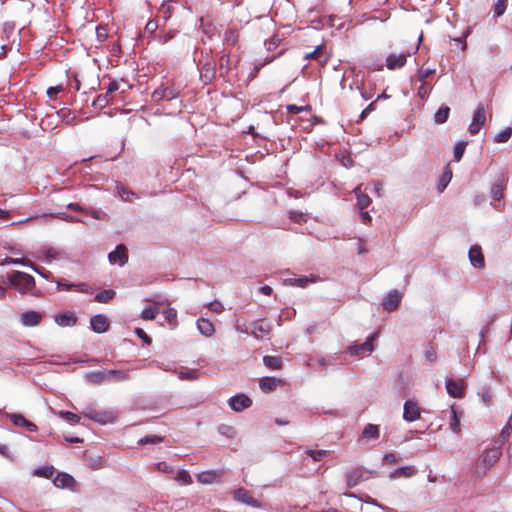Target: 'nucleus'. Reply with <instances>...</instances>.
<instances>
[{
    "label": "nucleus",
    "mask_w": 512,
    "mask_h": 512,
    "mask_svg": "<svg viewBox=\"0 0 512 512\" xmlns=\"http://www.w3.org/2000/svg\"><path fill=\"white\" fill-rule=\"evenodd\" d=\"M87 382L101 385L105 382H124L130 379L129 370H96L85 374Z\"/></svg>",
    "instance_id": "nucleus-1"
},
{
    "label": "nucleus",
    "mask_w": 512,
    "mask_h": 512,
    "mask_svg": "<svg viewBox=\"0 0 512 512\" xmlns=\"http://www.w3.org/2000/svg\"><path fill=\"white\" fill-rule=\"evenodd\" d=\"M8 285L21 294L36 295V283L32 275L22 271H12L7 277Z\"/></svg>",
    "instance_id": "nucleus-2"
},
{
    "label": "nucleus",
    "mask_w": 512,
    "mask_h": 512,
    "mask_svg": "<svg viewBox=\"0 0 512 512\" xmlns=\"http://www.w3.org/2000/svg\"><path fill=\"white\" fill-rule=\"evenodd\" d=\"M501 448L492 447L487 449L476 463L475 473L478 477H483L487 471L499 460Z\"/></svg>",
    "instance_id": "nucleus-3"
},
{
    "label": "nucleus",
    "mask_w": 512,
    "mask_h": 512,
    "mask_svg": "<svg viewBox=\"0 0 512 512\" xmlns=\"http://www.w3.org/2000/svg\"><path fill=\"white\" fill-rule=\"evenodd\" d=\"M34 256L45 263H51L57 260H66L69 258L65 249L47 245L38 248Z\"/></svg>",
    "instance_id": "nucleus-4"
},
{
    "label": "nucleus",
    "mask_w": 512,
    "mask_h": 512,
    "mask_svg": "<svg viewBox=\"0 0 512 512\" xmlns=\"http://www.w3.org/2000/svg\"><path fill=\"white\" fill-rule=\"evenodd\" d=\"M422 35L419 36V39H418V45L415 47L414 51H413V54L416 53L419 49V46H420V43L422 41ZM412 54V52L410 51H407V52H402V53H399V54H396V53H391L389 54L387 57H386V67L389 69V70H397V69H401L402 67L405 66L406 62H407V58Z\"/></svg>",
    "instance_id": "nucleus-5"
},
{
    "label": "nucleus",
    "mask_w": 512,
    "mask_h": 512,
    "mask_svg": "<svg viewBox=\"0 0 512 512\" xmlns=\"http://www.w3.org/2000/svg\"><path fill=\"white\" fill-rule=\"evenodd\" d=\"M82 414L84 417L101 425L111 423L115 420V414L112 411H98L92 406H86L82 411Z\"/></svg>",
    "instance_id": "nucleus-6"
},
{
    "label": "nucleus",
    "mask_w": 512,
    "mask_h": 512,
    "mask_svg": "<svg viewBox=\"0 0 512 512\" xmlns=\"http://www.w3.org/2000/svg\"><path fill=\"white\" fill-rule=\"evenodd\" d=\"M485 121H486L485 105L483 103H479L474 112L472 121L469 125V128H468L469 132L472 135L477 134L480 131V129L482 128V126H484Z\"/></svg>",
    "instance_id": "nucleus-7"
},
{
    "label": "nucleus",
    "mask_w": 512,
    "mask_h": 512,
    "mask_svg": "<svg viewBox=\"0 0 512 512\" xmlns=\"http://www.w3.org/2000/svg\"><path fill=\"white\" fill-rule=\"evenodd\" d=\"M250 334L256 338L261 339L264 336H268L272 330V324L267 322L265 319H258L250 324Z\"/></svg>",
    "instance_id": "nucleus-8"
},
{
    "label": "nucleus",
    "mask_w": 512,
    "mask_h": 512,
    "mask_svg": "<svg viewBox=\"0 0 512 512\" xmlns=\"http://www.w3.org/2000/svg\"><path fill=\"white\" fill-rule=\"evenodd\" d=\"M420 408L413 400H406L403 406V419L413 422L420 418Z\"/></svg>",
    "instance_id": "nucleus-9"
},
{
    "label": "nucleus",
    "mask_w": 512,
    "mask_h": 512,
    "mask_svg": "<svg viewBox=\"0 0 512 512\" xmlns=\"http://www.w3.org/2000/svg\"><path fill=\"white\" fill-rule=\"evenodd\" d=\"M465 383L462 379H446V390L447 393L455 398H461L464 394Z\"/></svg>",
    "instance_id": "nucleus-10"
},
{
    "label": "nucleus",
    "mask_w": 512,
    "mask_h": 512,
    "mask_svg": "<svg viewBox=\"0 0 512 512\" xmlns=\"http://www.w3.org/2000/svg\"><path fill=\"white\" fill-rule=\"evenodd\" d=\"M375 339V335L369 336L364 343L354 344L349 347V353L351 355L364 356L365 354H370L373 351V340Z\"/></svg>",
    "instance_id": "nucleus-11"
},
{
    "label": "nucleus",
    "mask_w": 512,
    "mask_h": 512,
    "mask_svg": "<svg viewBox=\"0 0 512 512\" xmlns=\"http://www.w3.org/2000/svg\"><path fill=\"white\" fill-rule=\"evenodd\" d=\"M229 405L232 410L241 412L252 405V400L244 394H238L229 399Z\"/></svg>",
    "instance_id": "nucleus-12"
},
{
    "label": "nucleus",
    "mask_w": 512,
    "mask_h": 512,
    "mask_svg": "<svg viewBox=\"0 0 512 512\" xmlns=\"http://www.w3.org/2000/svg\"><path fill=\"white\" fill-rule=\"evenodd\" d=\"M468 257H469L471 265L474 268L483 269L485 267V259L482 254V250H481L480 246H478V245L471 246V248L469 249V252H468Z\"/></svg>",
    "instance_id": "nucleus-13"
},
{
    "label": "nucleus",
    "mask_w": 512,
    "mask_h": 512,
    "mask_svg": "<svg viewBox=\"0 0 512 512\" xmlns=\"http://www.w3.org/2000/svg\"><path fill=\"white\" fill-rule=\"evenodd\" d=\"M108 259L111 264L118 263L120 266L125 265L128 261L125 245L119 244L114 251L109 253Z\"/></svg>",
    "instance_id": "nucleus-14"
},
{
    "label": "nucleus",
    "mask_w": 512,
    "mask_h": 512,
    "mask_svg": "<svg viewBox=\"0 0 512 512\" xmlns=\"http://www.w3.org/2000/svg\"><path fill=\"white\" fill-rule=\"evenodd\" d=\"M402 295L398 292V290H392L388 293V295L383 299L382 306L384 310L388 312H392L396 310L401 301Z\"/></svg>",
    "instance_id": "nucleus-15"
},
{
    "label": "nucleus",
    "mask_w": 512,
    "mask_h": 512,
    "mask_svg": "<svg viewBox=\"0 0 512 512\" xmlns=\"http://www.w3.org/2000/svg\"><path fill=\"white\" fill-rule=\"evenodd\" d=\"M42 320V314L31 310L21 314L20 322L25 327H34L40 324Z\"/></svg>",
    "instance_id": "nucleus-16"
},
{
    "label": "nucleus",
    "mask_w": 512,
    "mask_h": 512,
    "mask_svg": "<svg viewBox=\"0 0 512 512\" xmlns=\"http://www.w3.org/2000/svg\"><path fill=\"white\" fill-rule=\"evenodd\" d=\"M91 329L96 333H104L109 328V322L105 315L97 314L90 319Z\"/></svg>",
    "instance_id": "nucleus-17"
},
{
    "label": "nucleus",
    "mask_w": 512,
    "mask_h": 512,
    "mask_svg": "<svg viewBox=\"0 0 512 512\" xmlns=\"http://www.w3.org/2000/svg\"><path fill=\"white\" fill-rule=\"evenodd\" d=\"M8 417L15 426L24 427L29 432H36L38 429L37 426L33 422L27 420L21 414L13 413V414H9Z\"/></svg>",
    "instance_id": "nucleus-18"
},
{
    "label": "nucleus",
    "mask_w": 512,
    "mask_h": 512,
    "mask_svg": "<svg viewBox=\"0 0 512 512\" xmlns=\"http://www.w3.org/2000/svg\"><path fill=\"white\" fill-rule=\"evenodd\" d=\"M304 59H313L316 60L320 65H325L328 62L329 57L326 54L324 47L319 45L312 52L306 53L304 55Z\"/></svg>",
    "instance_id": "nucleus-19"
},
{
    "label": "nucleus",
    "mask_w": 512,
    "mask_h": 512,
    "mask_svg": "<svg viewBox=\"0 0 512 512\" xmlns=\"http://www.w3.org/2000/svg\"><path fill=\"white\" fill-rule=\"evenodd\" d=\"M235 499L239 502H242L244 504H247L252 507H259L260 503L258 500H256L254 497L250 495V493L244 489L240 488L235 491Z\"/></svg>",
    "instance_id": "nucleus-20"
},
{
    "label": "nucleus",
    "mask_w": 512,
    "mask_h": 512,
    "mask_svg": "<svg viewBox=\"0 0 512 512\" xmlns=\"http://www.w3.org/2000/svg\"><path fill=\"white\" fill-rule=\"evenodd\" d=\"M196 326L199 333L205 337H211L215 333L214 324L207 318H199L196 321Z\"/></svg>",
    "instance_id": "nucleus-21"
},
{
    "label": "nucleus",
    "mask_w": 512,
    "mask_h": 512,
    "mask_svg": "<svg viewBox=\"0 0 512 512\" xmlns=\"http://www.w3.org/2000/svg\"><path fill=\"white\" fill-rule=\"evenodd\" d=\"M281 384L282 380L275 377H262L259 380V387L265 393L276 390V388Z\"/></svg>",
    "instance_id": "nucleus-22"
},
{
    "label": "nucleus",
    "mask_w": 512,
    "mask_h": 512,
    "mask_svg": "<svg viewBox=\"0 0 512 512\" xmlns=\"http://www.w3.org/2000/svg\"><path fill=\"white\" fill-rule=\"evenodd\" d=\"M54 320L59 326L63 327L74 326L77 323V317L70 312L57 314L55 315Z\"/></svg>",
    "instance_id": "nucleus-23"
},
{
    "label": "nucleus",
    "mask_w": 512,
    "mask_h": 512,
    "mask_svg": "<svg viewBox=\"0 0 512 512\" xmlns=\"http://www.w3.org/2000/svg\"><path fill=\"white\" fill-rule=\"evenodd\" d=\"M54 484L59 488H71L75 484L74 478L66 473H60L54 478Z\"/></svg>",
    "instance_id": "nucleus-24"
},
{
    "label": "nucleus",
    "mask_w": 512,
    "mask_h": 512,
    "mask_svg": "<svg viewBox=\"0 0 512 512\" xmlns=\"http://www.w3.org/2000/svg\"><path fill=\"white\" fill-rule=\"evenodd\" d=\"M361 187H362V185H358L354 189V193H355L356 198H357V206H358V208L360 210H364V209H366L371 204V198L367 194L362 192Z\"/></svg>",
    "instance_id": "nucleus-25"
},
{
    "label": "nucleus",
    "mask_w": 512,
    "mask_h": 512,
    "mask_svg": "<svg viewBox=\"0 0 512 512\" xmlns=\"http://www.w3.org/2000/svg\"><path fill=\"white\" fill-rule=\"evenodd\" d=\"M116 193L125 202H132L136 198V194L121 183H117Z\"/></svg>",
    "instance_id": "nucleus-26"
},
{
    "label": "nucleus",
    "mask_w": 512,
    "mask_h": 512,
    "mask_svg": "<svg viewBox=\"0 0 512 512\" xmlns=\"http://www.w3.org/2000/svg\"><path fill=\"white\" fill-rule=\"evenodd\" d=\"M316 281H317L316 276L295 277V278H290V279L286 280V282L289 283L290 285L298 286L301 288H305L306 286H308V284L315 283Z\"/></svg>",
    "instance_id": "nucleus-27"
},
{
    "label": "nucleus",
    "mask_w": 512,
    "mask_h": 512,
    "mask_svg": "<svg viewBox=\"0 0 512 512\" xmlns=\"http://www.w3.org/2000/svg\"><path fill=\"white\" fill-rule=\"evenodd\" d=\"M379 435H380L379 426L374 425V424H368L363 429L361 437L363 439H367V440H370V439L376 440L379 438Z\"/></svg>",
    "instance_id": "nucleus-28"
},
{
    "label": "nucleus",
    "mask_w": 512,
    "mask_h": 512,
    "mask_svg": "<svg viewBox=\"0 0 512 512\" xmlns=\"http://www.w3.org/2000/svg\"><path fill=\"white\" fill-rule=\"evenodd\" d=\"M220 474L217 471L210 470L198 474L197 479L200 483L211 484L219 478Z\"/></svg>",
    "instance_id": "nucleus-29"
},
{
    "label": "nucleus",
    "mask_w": 512,
    "mask_h": 512,
    "mask_svg": "<svg viewBox=\"0 0 512 512\" xmlns=\"http://www.w3.org/2000/svg\"><path fill=\"white\" fill-rule=\"evenodd\" d=\"M239 39V31L237 29H228L224 33L223 42L225 45L233 47L237 44Z\"/></svg>",
    "instance_id": "nucleus-30"
},
{
    "label": "nucleus",
    "mask_w": 512,
    "mask_h": 512,
    "mask_svg": "<svg viewBox=\"0 0 512 512\" xmlns=\"http://www.w3.org/2000/svg\"><path fill=\"white\" fill-rule=\"evenodd\" d=\"M263 363L272 370H280L282 368V359L277 356H264Z\"/></svg>",
    "instance_id": "nucleus-31"
},
{
    "label": "nucleus",
    "mask_w": 512,
    "mask_h": 512,
    "mask_svg": "<svg viewBox=\"0 0 512 512\" xmlns=\"http://www.w3.org/2000/svg\"><path fill=\"white\" fill-rule=\"evenodd\" d=\"M220 75L225 76L230 71V52H223L219 61Z\"/></svg>",
    "instance_id": "nucleus-32"
},
{
    "label": "nucleus",
    "mask_w": 512,
    "mask_h": 512,
    "mask_svg": "<svg viewBox=\"0 0 512 512\" xmlns=\"http://www.w3.org/2000/svg\"><path fill=\"white\" fill-rule=\"evenodd\" d=\"M115 291L111 289L102 290L95 295L94 300L98 303H108L115 296Z\"/></svg>",
    "instance_id": "nucleus-33"
},
{
    "label": "nucleus",
    "mask_w": 512,
    "mask_h": 512,
    "mask_svg": "<svg viewBox=\"0 0 512 512\" xmlns=\"http://www.w3.org/2000/svg\"><path fill=\"white\" fill-rule=\"evenodd\" d=\"M450 113V108L448 106L440 107L435 115H434V121L437 124H443L447 121Z\"/></svg>",
    "instance_id": "nucleus-34"
},
{
    "label": "nucleus",
    "mask_w": 512,
    "mask_h": 512,
    "mask_svg": "<svg viewBox=\"0 0 512 512\" xmlns=\"http://www.w3.org/2000/svg\"><path fill=\"white\" fill-rule=\"evenodd\" d=\"M450 429L458 434L460 432V417L454 406H451Z\"/></svg>",
    "instance_id": "nucleus-35"
},
{
    "label": "nucleus",
    "mask_w": 512,
    "mask_h": 512,
    "mask_svg": "<svg viewBox=\"0 0 512 512\" xmlns=\"http://www.w3.org/2000/svg\"><path fill=\"white\" fill-rule=\"evenodd\" d=\"M164 318L174 328L177 325V311L174 308L168 307L162 312Z\"/></svg>",
    "instance_id": "nucleus-36"
},
{
    "label": "nucleus",
    "mask_w": 512,
    "mask_h": 512,
    "mask_svg": "<svg viewBox=\"0 0 512 512\" xmlns=\"http://www.w3.org/2000/svg\"><path fill=\"white\" fill-rule=\"evenodd\" d=\"M198 375V371L195 369H185L178 372V377L181 380H196Z\"/></svg>",
    "instance_id": "nucleus-37"
},
{
    "label": "nucleus",
    "mask_w": 512,
    "mask_h": 512,
    "mask_svg": "<svg viewBox=\"0 0 512 512\" xmlns=\"http://www.w3.org/2000/svg\"><path fill=\"white\" fill-rule=\"evenodd\" d=\"M413 475V469L411 467L405 466L396 469L394 472L390 474V478L396 477H411Z\"/></svg>",
    "instance_id": "nucleus-38"
},
{
    "label": "nucleus",
    "mask_w": 512,
    "mask_h": 512,
    "mask_svg": "<svg viewBox=\"0 0 512 512\" xmlns=\"http://www.w3.org/2000/svg\"><path fill=\"white\" fill-rule=\"evenodd\" d=\"M511 135H512V128L507 127L504 130L497 133L494 140L497 143H505L510 139Z\"/></svg>",
    "instance_id": "nucleus-39"
},
{
    "label": "nucleus",
    "mask_w": 512,
    "mask_h": 512,
    "mask_svg": "<svg viewBox=\"0 0 512 512\" xmlns=\"http://www.w3.org/2000/svg\"><path fill=\"white\" fill-rule=\"evenodd\" d=\"M306 454L310 456L314 461L319 462L324 457L327 456L328 451L327 450H314V449H307Z\"/></svg>",
    "instance_id": "nucleus-40"
},
{
    "label": "nucleus",
    "mask_w": 512,
    "mask_h": 512,
    "mask_svg": "<svg viewBox=\"0 0 512 512\" xmlns=\"http://www.w3.org/2000/svg\"><path fill=\"white\" fill-rule=\"evenodd\" d=\"M466 145H467V142H465V141H460L455 144V146H454V160L455 161L461 160V158L463 157V154L465 152Z\"/></svg>",
    "instance_id": "nucleus-41"
},
{
    "label": "nucleus",
    "mask_w": 512,
    "mask_h": 512,
    "mask_svg": "<svg viewBox=\"0 0 512 512\" xmlns=\"http://www.w3.org/2000/svg\"><path fill=\"white\" fill-rule=\"evenodd\" d=\"M54 469L52 466H43L39 467L34 471V475L44 478H51L53 475Z\"/></svg>",
    "instance_id": "nucleus-42"
},
{
    "label": "nucleus",
    "mask_w": 512,
    "mask_h": 512,
    "mask_svg": "<svg viewBox=\"0 0 512 512\" xmlns=\"http://www.w3.org/2000/svg\"><path fill=\"white\" fill-rule=\"evenodd\" d=\"M164 438L157 435H147L139 440V444L146 445V444H158L163 442Z\"/></svg>",
    "instance_id": "nucleus-43"
},
{
    "label": "nucleus",
    "mask_w": 512,
    "mask_h": 512,
    "mask_svg": "<svg viewBox=\"0 0 512 512\" xmlns=\"http://www.w3.org/2000/svg\"><path fill=\"white\" fill-rule=\"evenodd\" d=\"M58 415L61 418L73 424H77L80 421V417L77 414L70 411H59Z\"/></svg>",
    "instance_id": "nucleus-44"
},
{
    "label": "nucleus",
    "mask_w": 512,
    "mask_h": 512,
    "mask_svg": "<svg viewBox=\"0 0 512 512\" xmlns=\"http://www.w3.org/2000/svg\"><path fill=\"white\" fill-rule=\"evenodd\" d=\"M158 313V310L154 307H146L141 312V318L143 320H153L155 319L156 315Z\"/></svg>",
    "instance_id": "nucleus-45"
},
{
    "label": "nucleus",
    "mask_w": 512,
    "mask_h": 512,
    "mask_svg": "<svg viewBox=\"0 0 512 512\" xmlns=\"http://www.w3.org/2000/svg\"><path fill=\"white\" fill-rule=\"evenodd\" d=\"M175 480L184 485H188V484L192 483V478L186 470L179 471L175 477Z\"/></svg>",
    "instance_id": "nucleus-46"
},
{
    "label": "nucleus",
    "mask_w": 512,
    "mask_h": 512,
    "mask_svg": "<svg viewBox=\"0 0 512 512\" xmlns=\"http://www.w3.org/2000/svg\"><path fill=\"white\" fill-rule=\"evenodd\" d=\"M164 90L166 101L173 100L179 96V90L173 85L167 87L164 86Z\"/></svg>",
    "instance_id": "nucleus-47"
},
{
    "label": "nucleus",
    "mask_w": 512,
    "mask_h": 512,
    "mask_svg": "<svg viewBox=\"0 0 512 512\" xmlns=\"http://www.w3.org/2000/svg\"><path fill=\"white\" fill-rule=\"evenodd\" d=\"M491 197L494 201H500L503 197V188L501 184H494L491 188Z\"/></svg>",
    "instance_id": "nucleus-48"
},
{
    "label": "nucleus",
    "mask_w": 512,
    "mask_h": 512,
    "mask_svg": "<svg viewBox=\"0 0 512 512\" xmlns=\"http://www.w3.org/2000/svg\"><path fill=\"white\" fill-rule=\"evenodd\" d=\"M57 114L67 124H71L75 120V115L70 110L61 109Z\"/></svg>",
    "instance_id": "nucleus-49"
},
{
    "label": "nucleus",
    "mask_w": 512,
    "mask_h": 512,
    "mask_svg": "<svg viewBox=\"0 0 512 512\" xmlns=\"http://www.w3.org/2000/svg\"><path fill=\"white\" fill-rule=\"evenodd\" d=\"M507 1L508 0H497L496 4L494 5V14L496 16L499 17L504 14L507 7Z\"/></svg>",
    "instance_id": "nucleus-50"
},
{
    "label": "nucleus",
    "mask_w": 512,
    "mask_h": 512,
    "mask_svg": "<svg viewBox=\"0 0 512 512\" xmlns=\"http://www.w3.org/2000/svg\"><path fill=\"white\" fill-rule=\"evenodd\" d=\"M13 260L15 261V263H13L14 265L26 266V267H29L33 271H37L35 269V263L32 262L29 259H26V258H13Z\"/></svg>",
    "instance_id": "nucleus-51"
},
{
    "label": "nucleus",
    "mask_w": 512,
    "mask_h": 512,
    "mask_svg": "<svg viewBox=\"0 0 512 512\" xmlns=\"http://www.w3.org/2000/svg\"><path fill=\"white\" fill-rule=\"evenodd\" d=\"M206 307H208L211 311L215 313H222L224 311V306L221 302L214 300L206 304Z\"/></svg>",
    "instance_id": "nucleus-52"
},
{
    "label": "nucleus",
    "mask_w": 512,
    "mask_h": 512,
    "mask_svg": "<svg viewBox=\"0 0 512 512\" xmlns=\"http://www.w3.org/2000/svg\"><path fill=\"white\" fill-rule=\"evenodd\" d=\"M152 100L154 102H159L165 100V90L164 86H160L152 93Z\"/></svg>",
    "instance_id": "nucleus-53"
},
{
    "label": "nucleus",
    "mask_w": 512,
    "mask_h": 512,
    "mask_svg": "<svg viewBox=\"0 0 512 512\" xmlns=\"http://www.w3.org/2000/svg\"><path fill=\"white\" fill-rule=\"evenodd\" d=\"M421 82L422 84L418 89V96L422 99H425L429 95L431 88L426 81Z\"/></svg>",
    "instance_id": "nucleus-54"
},
{
    "label": "nucleus",
    "mask_w": 512,
    "mask_h": 512,
    "mask_svg": "<svg viewBox=\"0 0 512 512\" xmlns=\"http://www.w3.org/2000/svg\"><path fill=\"white\" fill-rule=\"evenodd\" d=\"M155 467L158 471L171 474L173 472V468L168 465L167 462L162 461L155 464Z\"/></svg>",
    "instance_id": "nucleus-55"
},
{
    "label": "nucleus",
    "mask_w": 512,
    "mask_h": 512,
    "mask_svg": "<svg viewBox=\"0 0 512 512\" xmlns=\"http://www.w3.org/2000/svg\"><path fill=\"white\" fill-rule=\"evenodd\" d=\"M109 94H101L99 95L96 100L94 101L93 105L94 106H100V107H104L105 105L108 104V102L110 101L109 97H108Z\"/></svg>",
    "instance_id": "nucleus-56"
},
{
    "label": "nucleus",
    "mask_w": 512,
    "mask_h": 512,
    "mask_svg": "<svg viewBox=\"0 0 512 512\" xmlns=\"http://www.w3.org/2000/svg\"><path fill=\"white\" fill-rule=\"evenodd\" d=\"M63 91V87L61 85L52 86L47 89V96L50 99H55L57 94Z\"/></svg>",
    "instance_id": "nucleus-57"
},
{
    "label": "nucleus",
    "mask_w": 512,
    "mask_h": 512,
    "mask_svg": "<svg viewBox=\"0 0 512 512\" xmlns=\"http://www.w3.org/2000/svg\"><path fill=\"white\" fill-rule=\"evenodd\" d=\"M234 328L237 332L243 333V334H250L249 328L245 323H241L238 319L234 323Z\"/></svg>",
    "instance_id": "nucleus-58"
},
{
    "label": "nucleus",
    "mask_w": 512,
    "mask_h": 512,
    "mask_svg": "<svg viewBox=\"0 0 512 512\" xmlns=\"http://www.w3.org/2000/svg\"><path fill=\"white\" fill-rule=\"evenodd\" d=\"M434 73H435V69H433V68L420 69L418 71V78L420 81H425V79L427 77L431 76Z\"/></svg>",
    "instance_id": "nucleus-59"
},
{
    "label": "nucleus",
    "mask_w": 512,
    "mask_h": 512,
    "mask_svg": "<svg viewBox=\"0 0 512 512\" xmlns=\"http://www.w3.org/2000/svg\"><path fill=\"white\" fill-rule=\"evenodd\" d=\"M136 335L141 338L146 344H151L152 339L146 334V332L141 328H136Z\"/></svg>",
    "instance_id": "nucleus-60"
},
{
    "label": "nucleus",
    "mask_w": 512,
    "mask_h": 512,
    "mask_svg": "<svg viewBox=\"0 0 512 512\" xmlns=\"http://www.w3.org/2000/svg\"><path fill=\"white\" fill-rule=\"evenodd\" d=\"M398 458L394 453H387L383 457V462L388 465L397 463Z\"/></svg>",
    "instance_id": "nucleus-61"
},
{
    "label": "nucleus",
    "mask_w": 512,
    "mask_h": 512,
    "mask_svg": "<svg viewBox=\"0 0 512 512\" xmlns=\"http://www.w3.org/2000/svg\"><path fill=\"white\" fill-rule=\"evenodd\" d=\"M174 37V33L173 32H168V33H164V34H160L157 36V39L158 41L161 43V44H166L167 42H169L172 38Z\"/></svg>",
    "instance_id": "nucleus-62"
},
{
    "label": "nucleus",
    "mask_w": 512,
    "mask_h": 512,
    "mask_svg": "<svg viewBox=\"0 0 512 512\" xmlns=\"http://www.w3.org/2000/svg\"><path fill=\"white\" fill-rule=\"evenodd\" d=\"M482 400L489 404L493 398V394L489 389H483V391L480 393Z\"/></svg>",
    "instance_id": "nucleus-63"
},
{
    "label": "nucleus",
    "mask_w": 512,
    "mask_h": 512,
    "mask_svg": "<svg viewBox=\"0 0 512 512\" xmlns=\"http://www.w3.org/2000/svg\"><path fill=\"white\" fill-rule=\"evenodd\" d=\"M96 34H97V39L100 41V42H103L107 39V32H106V29L104 27H97L96 28Z\"/></svg>",
    "instance_id": "nucleus-64"
}]
</instances>
